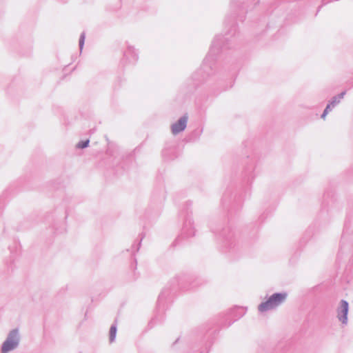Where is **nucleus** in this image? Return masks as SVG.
<instances>
[{
    "instance_id": "nucleus-1",
    "label": "nucleus",
    "mask_w": 353,
    "mask_h": 353,
    "mask_svg": "<svg viewBox=\"0 0 353 353\" xmlns=\"http://www.w3.org/2000/svg\"><path fill=\"white\" fill-rule=\"evenodd\" d=\"M285 298L286 294H274L266 302L261 303L259 306V310L261 312H265L268 310L272 309L283 303Z\"/></svg>"
},
{
    "instance_id": "nucleus-2",
    "label": "nucleus",
    "mask_w": 353,
    "mask_h": 353,
    "mask_svg": "<svg viewBox=\"0 0 353 353\" xmlns=\"http://www.w3.org/2000/svg\"><path fill=\"white\" fill-rule=\"evenodd\" d=\"M17 333L16 331H12L2 346V353H7L13 350L17 345Z\"/></svg>"
},
{
    "instance_id": "nucleus-3",
    "label": "nucleus",
    "mask_w": 353,
    "mask_h": 353,
    "mask_svg": "<svg viewBox=\"0 0 353 353\" xmlns=\"http://www.w3.org/2000/svg\"><path fill=\"white\" fill-rule=\"evenodd\" d=\"M348 311V303L346 301H342L338 309V317L343 323L347 322V314Z\"/></svg>"
},
{
    "instance_id": "nucleus-4",
    "label": "nucleus",
    "mask_w": 353,
    "mask_h": 353,
    "mask_svg": "<svg viewBox=\"0 0 353 353\" xmlns=\"http://www.w3.org/2000/svg\"><path fill=\"white\" fill-rule=\"evenodd\" d=\"M187 124V118L183 117L180 119L177 122H176L172 126V132L173 134H176L181 131H183Z\"/></svg>"
},
{
    "instance_id": "nucleus-5",
    "label": "nucleus",
    "mask_w": 353,
    "mask_h": 353,
    "mask_svg": "<svg viewBox=\"0 0 353 353\" xmlns=\"http://www.w3.org/2000/svg\"><path fill=\"white\" fill-rule=\"evenodd\" d=\"M338 101H336V98H334L332 103L327 105L326 108L325 109L323 114H322V118L325 119L326 114L328 113V112L331 110V108L334 107L335 103H336Z\"/></svg>"
},
{
    "instance_id": "nucleus-6",
    "label": "nucleus",
    "mask_w": 353,
    "mask_h": 353,
    "mask_svg": "<svg viewBox=\"0 0 353 353\" xmlns=\"http://www.w3.org/2000/svg\"><path fill=\"white\" fill-rule=\"evenodd\" d=\"M89 142L90 141L88 139L80 141L77 143V147L78 148H85L88 146Z\"/></svg>"
},
{
    "instance_id": "nucleus-7",
    "label": "nucleus",
    "mask_w": 353,
    "mask_h": 353,
    "mask_svg": "<svg viewBox=\"0 0 353 353\" xmlns=\"http://www.w3.org/2000/svg\"><path fill=\"white\" fill-rule=\"evenodd\" d=\"M116 334H117V329L114 326H112L110 328V341H113L116 336Z\"/></svg>"
},
{
    "instance_id": "nucleus-8",
    "label": "nucleus",
    "mask_w": 353,
    "mask_h": 353,
    "mask_svg": "<svg viewBox=\"0 0 353 353\" xmlns=\"http://www.w3.org/2000/svg\"><path fill=\"white\" fill-rule=\"evenodd\" d=\"M83 39H82V40L80 41L81 45H82V44H83Z\"/></svg>"
}]
</instances>
